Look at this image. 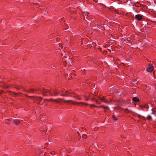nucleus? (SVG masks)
Wrapping results in <instances>:
<instances>
[{
	"label": "nucleus",
	"instance_id": "obj_11",
	"mask_svg": "<svg viewBox=\"0 0 156 156\" xmlns=\"http://www.w3.org/2000/svg\"><path fill=\"white\" fill-rule=\"evenodd\" d=\"M34 99L37 101H41L42 100V98L41 97H36L34 98Z\"/></svg>",
	"mask_w": 156,
	"mask_h": 156
},
{
	"label": "nucleus",
	"instance_id": "obj_24",
	"mask_svg": "<svg viewBox=\"0 0 156 156\" xmlns=\"http://www.w3.org/2000/svg\"><path fill=\"white\" fill-rule=\"evenodd\" d=\"M144 108H149V106L147 105H145L144 106Z\"/></svg>",
	"mask_w": 156,
	"mask_h": 156
},
{
	"label": "nucleus",
	"instance_id": "obj_35",
	"mask_svg": "<svg viewBox=\"0 0 156 156\" xmlns=\"http://www.w3.org/2000/svg\"><path fill=\"white\" fill-rule=\"evenodd\" d=\"M127 41H129V42L130 43H131V41H129V40L128 39V38H127Z\"/></svg>",
	"mask_w": 156,
	"mask_h": 156
},
{
	"label": "nucleus",
	"instance_id": "obj_12",
	"mask_svg": "<svg viewBox=\"0 0 156 156\" xmlns=\"http://www.w3.org/2000/svg\"><path fill=\"white\" fill-rule=\"evenodd\" d=\"M45 101H53L54 102L57 101L56 100V99H45Z\"/></svg>",
	"mask_w": 156,
	"mask_h": 156
},
{
	"label": "nucleus",
	"instance_id": "obj_26",
	"mask_svg": "<svg viewBox=\"0 0 156 156\" xmlns=\"http://www.w3.org/2000/svg\"><path fill=\"white\" fill-rule=\"evenodd\" d=\"M8 120L7 119H6L5 120V122L7 123V124H9V122H8Z\"/></svg>",
	"mask_w": 156,
	"mask_h": 156
},
{
	"label": "nucleus",
	"instance_id": "obj_36",
	"mask_svg": "<svg viewBox=\"0 0 156 156\" xmlns=\"http://www.w3.org/2000/svg\"><path fill=\"white\" fill-rule=\"evenodd\" d=\"M7 120H8V121H10L11 120H12V119H7Z\"/></svg>",
	"mask_w": 156,
	"mask_h": 156
},
{
	"label": "nucleus",
	"instance_id": "obj_1",
	"mask_svg": "<svg viewBox=\"0 0 156 156\" xmlns=\"http://www.w3.org/2000/svg\"><path fill=\"white\" fill-rule=\"evenodd\" d=\"M56 100L57 101H55L57 103H61L62 102H63L65 103H70L73 105H75V103H76V102L74 101L71 100H66L63 99L59 98L58 99H56Z\"/></svg>",
	"mask_w": 156,
	"mask_h": 156
},
{
	"label": "nucleus",
	"instance_id": "obj_18",
	"mask_svg": "<svg viewBox=\"0 0 156 156\" xmlns=\"http://www.w3.org/2000/svg\"><path fill=\"white\" fill-rule=\"evenodd\" d=\"M147 119L148 120H151L152 119V117L150 115H148L147 116Z\"/></svg>",
	"mask_w": 156,
	"mask_h": 156
},
{
	"label": "nucleus",
	"instance_id": "obj_5",
	"mask_svg": "<svg viewBox=\"0 0 156 156\" xmlns=\"http://www.w3.org/2000/svg\"><path fill=\"white\" fill-rule=\"evenodd\" d=\"M41 91H42L44 93H46L47 92H48L49 94L51 95H53V94H52V93L51 92L50 90H46L44 88H42L41 89Z\"/></svg>",
	"mask_w": 156,
	"mask_h": 156
},
{
	"label": "nucleus",
	"instance_id": "obj_45",
	"mask_svg": "<svg viewBox=\"0 0 156 156\" xmlns=\"http://www.w3.org/2000/svg\"><path fill=\"white\" fill-rule=\"evenodd\" d=\"M13 94H15L14 93H12Z\"/></svg>",
	"mask_w": 156,
	"mask_h": 156
},
{
	"label": "nucleus",
	"instance_id": "obj_27",
	"mask_svg": "<svg viewBox=\"0 0 156 156\" xmlns=\"http://www.w3.org/2000/svg\"><path fill=\"white\" fill-rule=\"evenodd\" d=\"M74 97L76 98L77 99H78L79 100H81V98L78 97Z\"/></svg>",
	"mask_w": 156,
	"mask_h": 156
},
{
	"label": "nucleus",
	"instance_id": "obj_10",
	"mask_svg": "<svg viewBox=\"0 0 156 156\" xmlns=\"http://www.w3.org/2000/svg\"><path fill=\"white\" fill-rule=\"evenodd\" d=\"M52 90L53 91V93L55 95H57L59 93V91H58L57 92V90H56L53 89V90Z\"/></svg>",
	"mask_w": 156,
	"mask_h": 156
},
{
	"label": "nucleus",
	"instance_id": "obj_38",
	"mask_svg": "<svg viewBox=\"0 0 156 156\" xmlns=\"http://www.w3.org/2000/svg\"><path fill=\"white\" fill-rule=\"evenodd\" d=\"M117 101H116V102H119V100H117Z\"/></svg>",
	"mask_w": 156,
	"mask_h": 156
},
{
	"label": "nucleus",
	"instance_id": "obj_19",
	"mask_svg": "<svg viewBox=\"0 0 156 156\" xmlns=\"http://www.w3.org/2000/svg\"><path fill=\"white\" fill-rule=\"evenodd\" d=\"M16 87L17 90H20L21 88L22 87L21 86H16Z\"/></svg>",
	"mask_w": 156,
	"mask_h": 156
},
{
	"label": "nucleus",
	"instance_id": "obj_25",
	"mask_svg": "<svg viewBox=\"0 0 156 156\" xmlns=\"http://www.w3.org/2000/svg\"><path fill=\"white\" fill-rule=\"evenodd\" d=\"M153 109H152V112L151 113V114H154V111H153Z\"/></svg>",
	"mask_w": 156,
	"mask_h": 156
},
{
	"label": "nucleus",
	"instance_id": "obj_33",
	"mask_svg": "<svg viewBox=\"0 0 156 156\" xmlns=\"http://www.w3.org/2000/svg\"><path fill=\"white\" fill-rule=\"evenodd\" d=\"M92 101L95 100H95H95V98H92Z\"/></svg>",
	"mask_w": 156,
	"mask_h": 156
},
{
	"label": "nucleus",
	"instance_id": "obj_42",
	"mask_svg": "<svg viewBox=\"0 0 156 156\" xmlns=\"http://www.w3.org/2000/svg\"><path fill=\"white\" fill-rule=\"evenodd\" d=\"M39 103H38L37 104H38V105H39Z\"/></svg>",
	"mask_w": 156,
	"mask_h": 156
},
{
	"label": "nucleus",
	"instance_id": "obj_7",
	"mask_svg": "<svg viewBox=\"0 0 156 156\" xmlns=\"http://www.w3.org/2000/svg\"><path fill=\"white\" fill-rule=\"evenodd\" d=\"M37 90V89L34 90L32 89H30L27 90H25V91L30 93H34V91H36Z\"/></svg>",
	"mask_w": 156,
	"mask_h": 156
},
{
	"label": "nucleus",
	"instance_id": "obj_9",
	"mask_svg": "<svg viewBox=\"0 0 156 156\" xmlns=\"http://www.w3.org/2000/svg\"><path fill=\"white\" fill-rule=\"evenodd\" d=\"M133 100L136 102H138L139 101V99L137 97H134L133 98Z\"/></svg>",
	"mask_w": 156,
	"mask_h": 156
},
{
	"label": "nucleus",
	"instance_id": "obj_32",
	"mask_svg": "<svg viewBox=\"0 0 156 156\" xmlns=\"http://www.w3.org/2000/svg\"><path fill=\"white\" fill-rule=\"evenodd\" d=\"M66 92L67 93H69V94H71V93L70 92H69L68 91H66Z\"/></svg>",
	"mask_w": 156,
	"mask_h": 156
},
{
	"label": "nucleus",
	"instance_id": "obj_17",
	"mask_svg": "<svg viewBox=\"0 0 156 156\" xmlns=\"http://www.w3.org/2000/svg\"><path fill=\"white\" fill-rule=\"evenodd\" d=\"M99 107H102L105 109H108V106H105L102 105L100 106Z\"/></svg>",
	"mask_w": 156,
	"mask_h": 156
},
{
	"label": "nucleus",
	"instance_id": "obj_2",
	"mask_svg": "<svg viewBox=\"0 0 156 156\" xmlns=\"http://www.w3.org/2000/svg\"><path fill=\"white\" fill-rule=\"evenodd\" d=\"M83 15L84 16V19L86 21V19L90 20V13L87 12H83Z\"/></svg>",
	"mask_w": 156,
	"mask_h": 156
},
{
	"label": "nucleus",
	"instance_id": "obj_21",
	"mask_svg": "<svg viewBox=\"0 0 156 156\" xmlns=\"http://www.w3.org/2000/svg\"><path fill=\"white\" fill-rule=\"evenodd\" d=\"M82 137L83 138H86L87 137V135L85 134L82 135Z\"/></svg>",
	"mask_w": 156,
	"mask_h": 156
},
{
	"label": "nucleus",
	"instance_id": "obj_43",
	"mask_svg": "<svg viewBox=\"0 0 156 156\" xmlns=\"http://www.w3.org/2000/svg\"><path fill=\"white\" fill-rule=\"evenodd\" d=\"M1 94V92H0V94Z\"/></svg>",
	"mask_w": 156,
	"mask_h": 156
},
{
	"label": "nucleus",
	"instance_id": "obj_3",
	"mask_svg": "<svg viewBox=\"0 0 156 156\" xmlns=\"http://www.w3.org/2000/svg\"><path fill=\"white\" fill-rule=\"evenodd\" d=\"M153 70V67L151 64H149L148 67L147 69V71L148 72H151Z\"/></svg>",
	"mask_w": 156,
	"mask_h": 156
},
{
	"label": "nucleus",
	"instance_id": "obj_23",
	"mask_svg": "<svg viewBox=\"0 0 156 156\" xmlns=\"http://www.w3.org/2000/svg\"><path fill=\"white\" fill-rule=\"evenodd\" d=\"M55 154V153L54 151H52L51 152V154L52 155H54Z\"/></svg>",
	"mask_w": 156,
	"mask_h": 156
},
{
	"label": "nucleus",
	"instance_id": "obj_16",
	"mask_svg": "<svg viewBox=\"0 0 156 156\" xmlns=\"http://www.w3.org/2000/svg\"><path fill=\"white\" fill-rule=\"evenodd\" d=\"M68 61V60L66 59L63 62V64L65 66L66 65L67 63V62Z\"/></svg>",
	"mask_w": 156,
	"mask_h": 156
},
{
	"label": "nucleus",
	"instance_id": "obj_30",
	"mask_svg": "<svg viewBox=\"0 0 156 156\" xmlns=\"http://www.w3.org/2000/svg\"><path fill=\"white\" fill-rule=\"evenodd\" d=\"M61 95L63 96H69V95L67 94H62V95Z\"/></svg>",
	"mask_w": 156,
	"mask_h": 156
},
{
	"label": "nucleus",
	"instance_id": "obj_22",
	"mask_svg": "<svg viewBox=\"0 0 156 156\" xmlns=\"http://www.w3.org/2000/svg\"><path fill=\"white\" fill-rule=\"evenodd\" d=\"M112 117L113 119L115 121H116L117 119L116 118L115 116L114 115H112Z\"/></svg>",
	"mask_w": 156,
	"mask_h": 156
},
{
	"label": "nucleus",
	"instance_id": "obj_13",
	"mask_svg": "<svg viewBox=\"0 0 156 156\" xmlns=\"http://www.w3.org/2000/svg\"><path fill=\"white\" fill-rule=\"evenodd\" d=\"M84 104L85 105H90V104H88L87 103H83V102L78 103V102H76V103H75V104Z\"/></svg>",
	"mask_w": 156,
	"mask_h": 156
},
{
	"label": "nucleus",
	"instance_id": "obj_39",
	"mask_svg": "<svg viewBox=\"0 0 156 156\" xmlns=\"http://www.w3.org/2000/svg\"><path fill=\"white\" fill-rule=\"evenodd\" d=\"M77 133L79 134V132L77 131Z\"/></svg>",
	"mask_w": 156,
	"mask_h": 156
},
{
	"label": "nucleus",
	"instance_id": "obj_37",
	"mask_svg": "<svg viewBox=\"0 0 156 156\" xmlns=\"http://www.w3.org/2000/svg\"><path fill=\"white\" fill-rule=\"evenodd\" d=\"M34 4H36V5H38V3H33Z\"/></svg>",
	"mask_w": 156,
	"mask_h": 156
},
{
	"label": "nucleus",
	"instance_id": "obj_31",
	"mask_svg": "<svg viewBox=\"0 0 156 156\" xmlns=\"http://www.w3.org/2000/svg\"><path fill=\"white\" fill-rule=\"evenodd\" d=\"M62 58L64 59V58H66V56H64L63 57H62Z\"/></svg>",
	"mask_w": 156,
	"mask_h": 156
},
{
	"label": "nucleus",
	"instance_id": "obj_6",
	"mask_svg": "<svg viewBox=\"0 0 156 156\" xmlns=\"http://www.w3.org/2000/svg\"><path fill=\"white\" fill-rule=\"evenodd\" d=\"M99 99L102 100L103 101L107 104H108L109 102L107 100H106V98L104 97L100 98Z\"/></svg>",
	"mask_w": 156,
	"mask_h": 156
},
{
	"label": "nucleus",
	"instance_id": "obj_14",
	"mask_svg": "<svg viewBox=\"0 0 156 156\" xmlns=\"http://www.w3.org/2000/svg\"><path fill=\"white\" fill-rule=\"evenodd\" d=\"M124 110L125 112H133L132 111L130 110H129L127 108L125 109H124Z\"/></svg>",
	"mask_w": 156,
	"mask_h": 156
},
{
	"label": "nucleus",
	"instance_id": "obj_15",
	"mask_svg": "<svg viewBox=\"0 0 156 156\" xmlns=\"http://www.w3.org/2000/svg\"><path fill=\"white\" fill-rule=\"evenodd\" d=\"M89 97H90V96H87L86 95L84 96V97L85 98V100L86 101H88L89 100L88 98Z\"/></svg>",
	"mask_w": 156,
	"mask_h": 156
},
{
	"label": "nucleus",
	"instance_id": "obj_41",
	"mask_svg": "<svg viewBox=\"0 0 156 156\" xmlns=\"http://www.w3.org/2000/svg\"><path fill=\"white\" fill-rule=\"evenodd\" d=\"M138 117H139L140 116V115H138Z\"/></svg>",
	"mask_w": 156,
	"mask_h": 156
},
{
	"label": "nucleus",
	"instance_id": "obj_20",
	"mask_svg": "<svg viewBox=\"0 0 156 156\" xmlns=\"http://www.w3.org/2000/svg\"><path fill=\"white\" fill-rule=\"evenodd\" d=\"M89 106L90 107H98L97 106H96L93 104H90L89 105Z\"/></svg>",
	"mask_w": 156,
	"mask_h": 156
},
{
	"label": "nucleus",
	"instance_id": "obj_40",
	"mask_svg": "<svg viewBox=\"0 0 156 156\" xmlns=\"http://www.w3.org/2000/svg\"><path fill=\"white\" fill-rule=\"evenodd\" d=\"M44 95H46V94H43Z\"/></svg>",
	"mask_w": 156,
	"mask_h": 156
},
{
	"label": "nucleus",
	"instance_id": "obj_44",
	"mask_svg": "<svg viewBox=\"0 0 156 156\" xmlns=\"http://www.w3.org/2000/svg\"><path fill=\"white\" fill-rule=\"evenodd\" d=\"M151 106H153V105L152 104H151Z\"/></svg>",
	"mask_w": 156,
	"mask_h": 156
},
{
	"label": "nucleus",
	"instance_id": "obj_4",
	"mask_svg": "<svg viewBox=\"0 0 156 156\" xmlns=\"http://www.w3.org/2000/svg\"><path fill=\"white\" fill-rule=\"evenodd\" d=\"M143 16L140 14H137L135 16V18L139 21H141L142 19Z\"/></svg>",
	"mask_w": 156,
	"mask_h": 156
},
{
	"label": "nucleus",
	"instance_id": "obj_34",
	"mask_svg": "<svg viewBox=\"0 0 156 156\" xmlns=\"http://www.w3.org/2000/svg\"><path fill=\"white\" fill-rule=\"evenodd\" d=\"M70 59V58H69L68 59H67L68 60V62H69V60Z\"/></svg>",
	"mask_w": 156,
	"mask_h": 156
},
{
	"label": "nucleus",
	"instance_id": "obj_28",
	"mask_svg": "<svg viewBox=\"0 0 156 156\" xmlns=\"http://www.w3.org/2000/svg\"><path fill=\"white\" fill-rule=\"evenodd\" d=\"M95 102L96 103H97V104H100V102H99L97 100H95Z\"/></svg>",
	"mask_w": 156,
	"mask_h": 156
},
{
	"label": "nucleus",
	"instance_id": "obj_29",
	"mask_svg": "<svg viewBox=\"0 0 156 156\" xmlns=\"http://www.w3.org/2000/svg\"><path fill=\"white\" fill-rule=\"evenodd\" d=\"M112 100H111V99H110V101H109V102L108 104H111L112 103Z\"/></svg>",
	"mask_w": 156,
	"mask_h": 156
},
{
	"label": "nucleus",
	"instance_id": "obj_8",
	"mask_svg": "<svg viewBox=\"0 0 156 156\" xmlns=\"http://www.w3.org/2000/svg\"><path fill=\"white\" fill-rule=\"evenodd\" d=\"M20 120L19 119H16L14 120V123L16 125H17L20 123Z\"/></svg>",
	"mask_w": 156,
	"mask_h": 156
}]
</instances>
